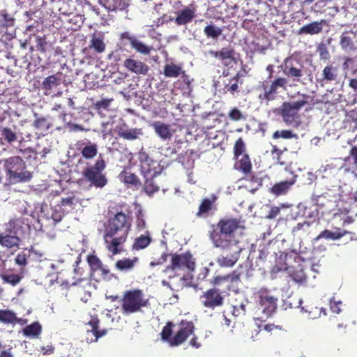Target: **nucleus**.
Masks as SVG:
<instances>
[{
	"label": "nucleus",
	"instance_id": "bb28decb",
	"mask_svg": "<svg viewBox=\"0 0 357 357\" xmlns=\"http://www.w3.org/2000/svg\"><path fill=\"white\" fill-rule=\"evenodd\" d=\"M279 270H284L288 272L289 275L291 279L296 282H303L306 280V275L303 271L301 265H298L296 267L288 266L284 264Z\"/></svg>",
	"mask_w": 357,
	"mask_h": 357
},
{
	"label": "nucleus",
	"instance_id": "6e6d98bb",
	"mask_svg": "<svg viewBox=\"0 0 357 357\" xmlns=\"http://www.w3.org/2000/svg\"><path fill=\"white\" fill-rule=\"evenodd\" d=\"M84 8L88 13L93 14L96 17H100V8L97 6H93L89 1H86Z\"/></svg>",
	"mask_w": 357,
	"mask_h": 357
},
{
	"label": "nucleus",
	"instance_id": "864d4df0",
	"mask_svg": "<svg viewBox=\"0 0 357 357\" xmlns=\"http://www.w3.org/2000/svg\"><path fill=\"white\" fill-rule=\"evenodd\" d=\"M3 281L9 283L13 286L18 284L21 280V277L17 274H3L1 275Z\"/></svg>",
	"mask_w": 357,
	"mask_h": 357
},
{
	"label": "nucleus",
	"instance_id": "0e129e2a",
	"mask_svg": "<svg viewBox=\"0 0 357 357\" xmlns=\"http://www.w3.org/2000/svg\"><path fill=\"white\" fill-rule=\"evenodd\" d=\"M225 282H226L225 275H216L213 278L210 283L213 286V287H216L217 286H220Z\"/></svg>",
	"mask_w": 357,
	"mask_h": 357
},
{
	"label": "nucleus",
	"instance_id": "e2e57ef3",
	"mask_svg": "<svg viewBox=\"0 0 357 357\" xmlns=\"http://www.w3.org/2000/svg\"><path fill=\"white\" fill-rule=\"evenodd\" d=\"M280 213V208L278 206H272L266 215V218L269 220L274 219L276 218Z\"/></svg>",
	"mask_w": 357,
	"mask_h": 357
},
{
	"label": "nucleus",
	"instance_id": "7c9ffc66",
	"mask_svg": "<svg viewBox=\"0 0 357 357\" xmlns=\"http://www.w3.org/2000/svg\"><path fill=\"white\" fill-rule=\"evenodd\" d=\"M158 176H151L144 178V190L148 195H152L159 191L160 182L158 180Z\"/></svg>",
	"mask_w": 357,
	"mask_h": 357
},
{
	"label": "nucleus",
	"instance_id": "1a4fd4ad",
	"mask_svg": "<svg viewBox=\"0 0 357 357\" xmlns=\"http://www.w3.org/2000/svg\"><path fill=\"white\" fill-rule=\"evenodd\" d=\"M138 158L140 162L141 174L144 177L160 175L162 168L159 162L153 160L146 151H140Z\"/></svg>",
	"mask_w": 357,
	"mask_h": 357
},
{
	"label": "nucleus",
	"instance_id": "f8f14e48",
	"mask_svg": "<svg viewBox=\"0 0 357 357\" xmlns=\"http://www.w3.org/2000/svg\"><path fill=\"white\" fill-rule=\"evenodd\" d=\"M16 220L9 222L6 230L0 233V245L8 248L18 247L20 239L17 236L18 228H16Z\"/></svg>",
	"mask_w": 357,
	"mask_h": 357
},
{
	"label": "nucleus",
	"instance_id": "0eeeda50",
	"mask_svg": "<svg viewBox=\"0 0 357 357\" xmlns=\"http://www.w3.org/2000/svg\"><path fill=\"white\" fill-rule=\"evenodd\" d=\"M257 302L267 318L272 317L278 308V298L268 289H260L256 294Z\"/></svg>",
	"mask_w": 357,
	"mask_h": 357
},
{
	"label": "nucleus",
	"instance_id": "09e8293b",
	"mask_svg": "<svg viewBox=\"0 0 357 357\" xmlns=\"http://www.w3.org/2000/svg\"><path fill=\"white\" fill-rule=\"evenodd\" d=\"M317 52L319 54L321 60L328 61L331 58L329 51L325 43H319L317 46Z\"/></svg>",
	"mask_w": 357,
	"mask_h": 357
},
{
	"label": "nucleus",
	"instance_id": "de8ad7c7",
	"mask_svg": "<svg viewBox=\"0 0 357 357\" xmlns=\"http://www.w3.org/2000/svg\"><path fill=\"white\" fill-rule=\"evenodd\" d=\"M16 319L14 312L8 310H0V321L5 324L13 323Z\"/></svg>",
	"mask_w": 357,
	"mask_h": 357
},
{
	"label": "nucleus",
	"instance_id": "5701e85b",
	"mask_svg": "<svg viewBox=\"0 0 357 357\" xmlns=\"http://www.w3.org/2000/svg\"><path fill=\"white\" fill-rule=\"evenodd\" d=\"M151 126L155 134L163 141L169 140L173 136V131L169 124L158 121L153 122Z\"/></svg>",
	"mask_w": 357,
	"mask_h": 357
},
{
	"label": "nucleus",
	"instance_id": "4468645a",
	"mask_svg": "<svg viewBox=\"0 0 357 357\" xmlns=\"http://www.w3.org/2000/svg\"><path fill=\"white\" fill-rule=\"evenodd\" d=\"M21 164V159L20 157L10 158L6 161V167L7 168L8 181L5 185H11L20 183L22 181V172H18L19 168L15 167V165Z\"/></svg>",
	"mask_w": 357,
	"mask_h": 357
},
{
	"label": "nucleus",
	"instance_id": "774afa93",
	"mask_svg": "<svg viewBox=\"0 0 357 357\" xmlns=\"http://www.w3.org/2000/svg\"><path fill=\"white\" fill-rule=\"evenodd\" d=\"M349 155L353 158L354 160V169L355 171H357V146H353L351 149Z\"/></svg>",
	"mask_w": 357,
	"mask_h": 357
},
{
	"label": "nucleus",
	"instance_id": "cd10ccee",
	"mask_svg": "<svg viewBox=\"0 0 357 357\" xmlns=\"http://www.w3.org/2000/svg\"><path fill=\"white\" fill-rule=\"evenodd\" d=\"M61 84V78L56 75H50L45 79L43 82V89L45 91V94L61 93L57 89Z\"/></svg>",
	"mask_w": 357,
	"mask_h": 357
},
{
	"label": "nucleus",
	"instance_id": "a211bd4d",
	"mask_svg": "<svg viewBox=\"0 0 357 357\" xmlns=\"http://www.w3.org/2000/svg\"><path fill=\"white\" fill-rule=\"evenodd\" d=\"M123 66L130 72L137 74L145 75L150 70L149 66L133 56L127 58L123 61Z\"/></svg>",
	"mask_w": 357,
	"mask_h": 357
},
{
	"label": "nucleus",
	"instance_id": "4be33fe9",
	"mask_svg": "<svg viewBox=\"0 0 357 357\" xmlns=\"http://www.w3.org/2000/svg\"><path fill=\"white\" fill-rule=\"evenodd\" d=\"M77 146L82 156L86 160H92L98 153L97 144L90 141L87 142H79Z\"/></svg>",
	"mask_w": 357,
	"mask_h": 357
},
{
	"label": "nucleus",
	"instance_id": "052dcab7",
	"mask_svg": "<svg viewBox=\"0 0 357 357\" xmlns=\"http://www.w3.org/2000/svg\"><path fill=\"white\" fill-rule=\"evenodd\" d=\"M112 100H113V99L111 98V99H102L99 101H97L94 104L95 108L98 110H100L102 109H106L109 107L110 103Z\"/></svg>",
	"mask_w": 357,
	"mask_h": 357
},
{
	"label": "nucleus",
	"instance_id": "72a5a7b5",
	"mask_svg": "<svg viewBox=\"0 0 357 357\" xmlns=\"http://www.w3.org/2000/svg\"><path fill=\"white\" fill-rule=\"evenodd\" d=\"M119 178L121 182L128 186L137 187L141 185L139 177L134 173L123 171L119 174Z\"/></svg>",
	"mask_w": 357,
	"mask_h": 357
},
{
	"label": "nucleus",
	"instance_id": "ddd939ff",
	"mask_svg": "<svg viewBox=\"0 0 357 357\" xmlns=\"http://www.w3.org/2000/svg\"><path fill=\"white\" fill-rule=\"evenodd\" d=\"M195 326L192 321L181 320L179 323V329L172 337V347H176L183 343L190 335H193Z\"/></svg>",
	"mask_w": 357,
	"mask_h": 357
},
{
	"label": "nucleus",
	"instance_id": "6ab92c4d",
	"mask_svg": "<svg viewBox=\"0 0 357 357\" xmlns=\"http://www.w3.org/2000/svg\"><path fill=\"white\" fill-rule=\"evenodd\" d=\"M100 320L97 315L91 316L90 320L86 324V326H89L91 328L86 329V333L89 335L91 334V337L89 339L87 337L88 340L91 342L97 341L98 338L104 336L107 334V331L106 329L100 330L99 327Z\"/></svg>",
	"mask_w": 357,
	"mask_h": 357
},
{
	"label": "nucleus",
	"instance_id": "69168bd1",
	"mask_svg": "<svg viewBox=\"0 0 357 357\" xmlns=\"http://www.w3.org/2000/svg\"><path fill=\"white\" fill-rule=\"evenodd\" d=\"M124 50L122 47L115 50L109 56L110 59H114L115 61L121 60V56L123 54Z\"/></svg>",
	"mask_w": 357,
	"mask_h": 357
},
{
	"label": "nucleus",
	"instance_id": "20e7f679",
	"mask_svg": "<svg viewBox=\"0 0 357 357\" xmlns=\"http://www.w3.org/2000/svg\"><path fill=\"white\" fill-rule=\"evenodd\" d=\"M310 96L303 95L302 98L295 102H284L280 108L279 114L287 125L298 127L301 124L298 111L305 105L310 104Z\"/></svg>",
	"mask_w": 357,
	"mask_h": 357
},
{
	"label": "nucleus",
	"instance_id": "aec40b11",
	"mask_svg": "<svg viewBox=\"0 0 357 357\" xmlns=\"http://www.w3.org/2000/svg\"><path fill=\"white\" fill-rule=\"evenodd\" d=\"M209 54L220 60L225 66H228L235 60V50L231 47H222L219 51L210 50Z\"/></svg>",
	"mask_w": 357,
	"mask_h": 357
},
{
	"label": "nucleus",
	"instance_id": "39448f33",
	"mask_svg": "<svg viewBox=\"0 0 357 357\" xmlns=\"http://www.w3.org/2000/svg\"><path fill=\"white\" fill-rule=\"evenodd\" d=\"M105 167L106 162L100 155L93 165H89L84 169L82 176L91 185L102 188L107 183V177L102 174Z\"/></svg>",
	"mask_w": 357,
	"mask_h": 357
},
{
	"label": "nucleus",
	"instance_id": "2eb2a0df",
	"mask_svg": "<svg viewBox=\"0 0 357 357\" xmlns=\"http://www.w3.org/2000/svg\"><path fill=\"white\" fill-rule=\"evenodd\" d=\"M15 20L7 13L6 10L1 11L0 18V36L5 39H10L13 38L15 31L13 29Z\"/></svg>",
	"mask_w": 357,
	"mask_h": 357
},
{
	"label": "nucleus",
	"instance_id": "e433bc0d",
	"mask_svg": "<svg viewBox=\"0 0 357 357\" xmlns=\"http://www.w3.org/2000/svg\"><path fill=\"white\" fill-rule=\"evenodd\" d=\"M42 333V326L38 321H34L24 328V335L37 339Z\"/></svg>",
	"mask_w": 357,
	"mask_h": 357
},
{
	"label": "nucleus",
	"instance_id": "c85d7f7f",
	"mask_svg": "<svg viewBox=\"0 0 357 357\" xmlns=\"http://www.w3.org/2000/svg\"><path fill=\"white\" fill-rule=\"evenodd\" d=\"M321 82L328 83L336 81L339 75V70L337 66L333 63L326 66L321 73Z\"/></svg>",
	"mask_w": 357,
	"mask_h": 357
},
{
	"label": "nucleus",
	"instance_id": "b1692460",
	"mask_svg": "<svg viewBox=\"0 0 357 357\" xmlns=\"http://www.w3.org/2000/svg\"><path fill=\"white\" fill-rule=\"evenodd\" d=\"M98 2L108 11H125L128 10L129 3L127 0H98Z\"/></svg>",
	"mask_w": 357,
	"mask_h": 357
},
{
	"label": "nucleus",
	"instance_id": "f257e3e1",
	"mask_svg": "<svg viewBox=\"0 0 357 357\" xmlns=\"http://www.w3.org/2000/svg\"><path fill=\"white\" fill-rule=\"evenodd\" d=\"M242 222L238 218L225 217L220 219L216 225H213L209 231L213 246L222 251L216 259L220 267L231 268L238 261L242 248L235 238V234L243 228Z\"/></svg>",
	"mask_w": 357,
	"mask_h": 357
},
{
	"label": "nucleus",
	"instance_id": "2f4dec72",
	"mask_svg": "<svg viewBox=\"0 0 357 357\" xmlns=\"http://www.w3.org/2000/svg\"><path fill=\"white\" fill-rule=\"evenodd\" d=\"M347 234V231L342 230L340 228H336L335 231H331L328 229L322 231L315 238V241L324 238L326 240L336 241L340 239Z\"/></svg>",
	"mask_w": 357,
	"mask_h": 357
},
{
	"label": "nucleus",
	"instance_id": "3c124183",
	"mask_svg": "<svg viewBox=\"0 0 357 357\" xmlns=\"http://www.w3.org/2000/svg\"><path fill=\"white\" fill-rule=\"evenodd\" d=\"M245 150V144L242 137H239L235 142L234 146V155L238 158Z\"/></svg>",
	"mask_w": 357,
	"mask_h": 357
},
{
	"label": "nucleus",
	"instance_id": "13d9d810",
	"mask_svg": "<svg viewBox=\"0 0 357 357\" xmlns=\"http://www.w3.org/2000/svg\"><path fill=\"white\" fill-rule=\"evenodd\" d=\"M241 273L236 270L233 271L231 273L225 275L226 282L234 284L240 282Z\"/></svg>",
	"mask_w": 357,
	"mask_h": 357
},
{
	"label": "nucleus",
	"instance_id": "473e14b6",
	"mask_svg": "<svg viewBox=\"0 0 357 357\" xmlns=\"http://www.w3.org/2000/svg\"><path fill=\"white\" fill-rule=\"evenodd\" d=\"M143 135V131L142 128H120L118 130L119 137L128 140V141H133L139 137V136Z\"/></svg>",
	"mask_w": 357,
	"mask_h": 357
},
{
	"label": "nucleus",
	"instance_id": "c03bdc74",
	"mask_svg": "<svg viewBox=\"0 0 357 357\" xmlns=\"http://www.w3.org/2000/svg\"><path fill=\"white\" fill-rule=\"evenodd\" d=\"M151 241L149 236L141 235L135 239L132 248L136 250L144 249L150 244Z\"/></svg>",
	"mask_w": 357,
	"mask_h": 357
},
{
	"label": "nucleus",
	"instance_id": "5fc2aeb1",
	"mask_svg": "<svg viewBox=\"0 0 357 357\" xmlns=\"http://www.w3.org/2000/svg\"><path fill=\"white\" fill-rule=\"evenodd\" d=\"M1 135L3 139L10 143L16 140V135L10 128H5L3 129Z\"/></svg>",
	"mask_w": 357,
	"mask_h": 357
},
{
	"label": "nucleus",
	"instance_id": "dca6fc26",
	"mask_svg": "<svg viewBox=\"0 0 357 357\" xmlns=\"http://www.w3.org/2000/svg\"><path fill=\"white\" fill-rule=\"evenodd\" d=\"M287 85V79L284 77H278L273 82L269 87H267L265 84H263L264 93L260 95L259 98L266 100H273L275 98L276 94L278 93V89L282 88L286 89Z\"/></svg>",
	"mask_w": 357,
	"mask_h": 357
},
{
	"label": "nucleus",
	"instance_id": "412c9836",
	"mask_svg": "<svg viewBox=\"0 0 357 357\" xmlns=\"http://www.w3.org/2000/svg\"><path fill=\"white\" fill-rule=\"evenodd\" d=\"M139 261V259L137 257H133L132 258L123 257L115 262L114 267L119 272L128 273L132 271Z\"/></svg>",
	"mask_w": 357,
	"mask_h": 357
},
{
	"label": "nucleus",
	"instance_id": "8fccbe9b",
	"mask_svg": "<svg viewBox=\"0 0 357 357\" xmlns=\"http://www.w3.org/2000/svg\"><path fill=\"white\" fill-rule=\"evenodd\" d=\"M82 281L83 279L80 278L76 280L73 278V280L70 281L68 280H63V278L59 277H57L56 279V282L65 289H68L70 286L77 285Z\"/></svg>",
	"mask_w": 357,
	"mask_h": 357
},
{
	"label": "nucleus",
	"instance_id": "f704fd0d",
	"mask_svg": "<svg viewBox=\"0 0 357 357\" xmlns=\"http://www.w3.org/2000/svg\"><path fill=\"white\" fill-rule=\"evenodd\" d=\"M215 200V197L213 199L204 198L199 206L196 216L199 218H207L209 215L210 211H212L213 208Z\"/></svg>",
	"mask_w": 357,
	"mask_h": 357
},
{
	"label": "nucleus",
	"instance_id": "a19ab883",
	"mask_svg": "<svg viewBox=\"0 0 357 357\" xmlns=\"http://www.w3.org/2000/svg\"><path fill=\"white\" fill-rule=\"evenodd\" d=\"M89 47L91 50H93L96 53L101 54L105 52L106 49V45L102 38L97 37L95 34H93L91 40H90Z\"/></svg>",
	"mask_w": 357,
	"mask_h": 357
},
{
	"label": "nucleus",
	"instance_id": "7ed1b4c3",
	"mask_svg": "<svg viewBox=\"0 0 357 357\" xmlns=\"http://www.w3.org/2000/svg\"><path fill=\"white\" fill-rule=\"evenodd\" d=\"M121 312L123 315H129L142 311L148 304L144 294L140 289H130L124 292L121 299Z\"/></svg>",
	"mask_w": 357,
	"mask_h": 357
},
{
	"label": "nucleus",
	"instance_id": "bf43d9fd",
	"mask_svg": "<svg viewBox=\"0 0 357 357\" xmlns=\"http://www.w3.org/2000/svg\"><path fill=\"white\" fill-rule=\"evenodd\" d=\"M74 8H70V6L66 3L64 1L61 2L59 11L60 14L64 15H70V14L73 13Z\"/></svg>",
	"mask_w": 357,
	"mask_h": 357
},
{
	"label": "nucleus",
	"instance_id": "4c0bfd02",
	"mask_svg": "<svg viewBox=\"0 0 357 357\" xmlns=\"http://www.w3.org/2000/svg\"><path fill=\"white\" fill-rule=\"evenodd\" d=\"M204 33L208 38L218 40L222 33V28L217 26L213 23L206 25L204 29Z\"/></svg>",
	"mask_w": 357,
	"mask_h": 357
},
{
	"label": "nucleus",
	"instance_id": "58836bf2",
	"mask_svg": "<svg viewBox=\"0 0 357 357\" xmlns=\"http://www.w3.org/2000/svg\"><path fill=\"white\" fill-rule=\"evenodd\" d=\"M35 127L40 132V134L45 135L47 134L50 128L53 126V123L47 118H39L34 121Z\"/></svg>",
	"mask_w": 357,
	"mask_h": 357
},
{
	"label": "nucleus",
	"instance_id": "f3484780",
	"mask_svg": "<svg viewBox=\"0 0 357 357\" xmlns=\"http://www.w3.org/2000/svg\"><path fill=\"white\" fill-rule=\"evenodd\" d=\"M174 22L177 26H185L192 22L197 16L196 8L192 6H184L175 12Z\"/></svg>",
	"mask_w": 357,
	"mask_h": 357
},
{
	"label": "nucleus",
	"instance_id": "680f3d73",
	"mask_svg": "<svg viewBox=\"0 0 357 357\" xmlns=\"http://www.w3.org/2000/svg\"><path fill=\"white\" fill-rule=\"evenodd\" d=\"M136 225L137 229L139 230H142L145 228L146 222L144 218V214L141 211H139L137 214Z\"/></svg>",
	"mask_w": 357,
	"mask_h": 357
},
{
	"label": "nucleus",
	"instance_id": "9d476101",
	"mask_svg": "<svg viewBox=\"0 0 357 357\" xmlns=\"http://www.w3.org/2000/svg\"><path fill=\"white\" fill-rule=\"evenodd\" d=\"M199 299L204 307L213 310L224 304L225 296L219 289L213 287L204 291Z\"/></svg>",
	"mask_w": 357,
	"mask_h": 357
},
{
	"label": "nucleus",
	"instance_id": "c9c22d12",
	"mask_svg": "<svg viewBox=\"0 0 357 357\" xmlns=\"http://www.w3.org/2000/svg\"><path fill=\"white\" fill-rule=\"evenodd\" d=\"M242 75L240 73L236 74L234 77H233L229 83L226 84L224 87V91L225 93H229L233 96H235L239 92V84H242V81L240 80Z\"/></svg>",
	"mask_w": 357,
	"mask_h": 357
},
{
	"label": "nucleus",
	"instance_id": "c756f323",
	"mask_svg": "<svg viewBox=\"0 0 357 357\" xmlns=\"http://www.w3.org/2000/svg\"><path fill=\"white\" fill-rule=\"evenodd\" d=\"M356 38V33L352 31H344L340 40V45L343 50H352L356 48L355 40Z\"/></svg>",
	"mask_w": 357,
	"mask_h": 357
},
{
	"label": "nucleus",
	"instance_id": "4d7b16f0",
	"mask_svg": "<svg viewBox=\"0 0 357 357\" xmlns=\"http://www.w3.org/2000/svg\"><path fill=\"white\" fill-rule=\"evenodd\" d=\"M228 117L229 118V119L234 121L245 119V117L243 115L242 112L237 108L231 109L228 114Z\"/></svg>",
	"mask_w": 357,
	"mask_h": 357
},
{
	"label": "nucleus",
	"instance_id": "a878e982",
	"mask_svg": "<svg viewBox=\"0 0 357 357\" xmlns=\"http://www.w3.org/2000/svg\"><path fill=\"white\" fill-rule=\"evenodd\" d=\"M296 178L297 175L292 174L290 179L274 184L271 189V192L277 196L286 194L296 183Z\"/></svg>",
	"mask_w": 357,
	"mask_h": 357
},
{
	"label": "nucleus",
	"instance_id": "6e6552de",
	"mask_svg": "<svg viewBox=\"0 0 357 357\" xmlns=\"http://www.w3.org/2000/svg\"><path fill=\"white\" fill-rule=\"evenodd\" d=\"M171 256V264L167 267V270H186L190 272L195 270V260L190 252L181 254L174 253Z\"/></svg>",
	"mask_w": 357,
	"mask_h": 357
},
{
	"label": "nucleus",
	"instance_id": "9b49d317",
	"mask_svg": "<svg viewBox=\"0 0 357 357\" xmlns=\"http://www.w3.org/2000/svg\"><path fill=\"white\" fill-rule=\"evenodd\" d=\"M282 70L287 77L292 79L294 82H301V77L304 75V67L293 57H287L282 64Z\"/></svg>",
	"mask_w": 357,
	"mask_h": 357
},
{
	"label": "nucleus",
	"instance_id": "338daca9",
	"mask_svg": "<svg viewBox=\"0 0 357 357\" xmlns=\"http://www.w3.org/2000/svg\"><path fill=\"white\" fill-rule=\"evenodd\" d=\"M54 347L52 344L43 346L40 347V351L44 356L51 355L54 352Z\"/></svg>",
	"mask_w": 357,
	"mask_h": 357
},
{
	"label": "nucleus",
	"instance_id": "37998d69",
	"mask_svg": "<svg viewBox=\"0 0 357 357\" xmlns=\"http://www.w3.org/2000/svg\"><path fill=\"white\" fill-rule=\"evenodd\" d=\"M174 324L171 321H168L166 325L163 327L160 333L162 340L167 342L171 346V341L172 340V333Z\"/></svg>",
	"mask_w": 357,
	"mask_h": 357
},
{
	"label": "nucleus",
	"instance_id": "f03ea898",
	"mask_svg": "<svg viewBox=\"0 0 357 357\" xmlns=\"http://www.w3.org/2000/svg\"><path fill=\"white\" fill-rule=\"evenodd\" d=\"M131 221V218L123 212H119L109 219L103 238L107 250L113 255L123 251L121 245L126 241Z\"/></svg>",
	"mask_w": 357,
	"mask_h": 357
},
{
	"label": "nucleus",
	"instance_id": "423d86ee",
	"mask_svg": "<svg viewBox=\"0 0 357 357\" xmlns=\"http://www.w3.org/2000/svg\"><path fill=\"white\" fill-rule=\"evenodd\" d=\"M27 24L26 25V33L29 36V38L24 42V49L30 45L31 50L36 49V50L44 52L45 47L47 45L45 38L40 36H36L38 32L39 28L42 26V23L39 21L34 20L33 23L26 20Z\"/></svg>",
	"mask_w": 357,
	"mask_h": 357
},
{
	"label": "nucleus",
	"instance_id": "393cba45",
	"mask_svg": "<svg viewBox=\"0 0 357 357\" xmlns=\"http://www.w3.org/2000/svg\"><path fill=\"white\" fill-rule=\"evenodd\" d=\"M326 24V21L321 20L319 22L314 21L301 26L298 31L299 34L316 35L323 31L324 25Z\"/></svg>",
	"mask_w": 357,
	"mask_h": 357
},
{
	"label": "nucleus",
	"instance_id": "49530a36",
	"mask_svg": "<svg viewBox=\"0 0 357 357\" xmlns=\"http://www.w3.org/2000/svg\"><path fill=\"white\" fill-rule=\"evenodd\" d=\"M87 263L93 272L98 271L102 264L101 260L95 255H89L86 258Z\"/></svg>",
	"mask_w": 357,
	"mask_h": 357
},
{
	"label": "nucleus",
	"instance_id": "603ef678",
	"mask_svg": "<svg viewBox=\"0 0 357 357\" xmlns=\"http://www.w3.org/2000/svg\"><path fill=\"white\" fill-rule=\"evenodd\" d=\"M273 139H291L294 137H296V135L294 134L291 130H276L273 134Z\"/></svg>",
	"mask_w": 357,
	"mask_h": 357
},
{
	"label": "nucleus",
	"instance_id": "ea45409f",
	"mask_svg": "<svg viewBox=\"0 0 357 357\" xmlns=\"http://www.w3.org/2000/svg\"><path fill=\"white\" fill-rule=\"evenodd\" d=\"M238 165L237 169L244 174L248 175L251 173L252 166L248 154L242 155L241 158L238 162Z\"/></svg>",
	"mask_w": 357,
	"mask_h": 357
},
{
	"label": "nucleus",
	"instance_id": "a18cd8bd",
	"mask_svg": "<svg viewBox=\"0 0 357 357\" xmlns=\"http://www.w3.org/2000/svg\"><path fill=\"white\" fill-rule=\"evenodd\" d=\"M131 47L135 49L137 52L144 54V55H149L151 52V50L152 49L151 47H149L142 42L137 40V38L135 39V40L132 41V44L131 45Z\"/></svg>",
	"mask_w": 357,
	"mask_h": 357
},
{
	"label": "nucleus",
	"instance_id": "79ce46f5",
	"mask_svg": "<svg viewBox=\"0 0 357 357\" xmlns=\"http://www.w3.org/2000/svg\"><path fill=\"white\" fill-rule=\"evenodd\" d=\"M182 72V68L175 63L166 64L164 66L163 74L166 77H177Z\"/></svg>",
	"mask_w": 357,
	"mask_h": 357
}]
</instances>
